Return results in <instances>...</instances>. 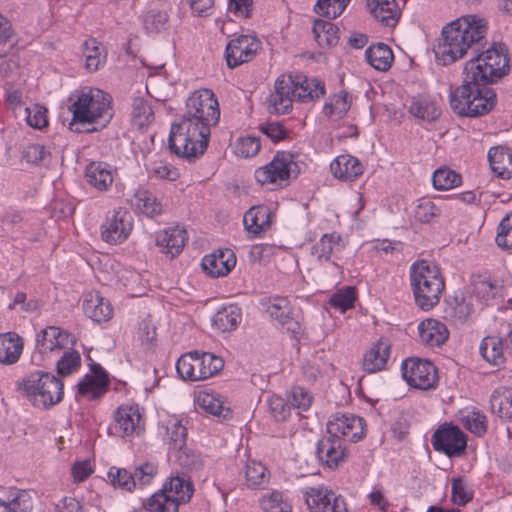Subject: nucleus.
I'll list each match as a JSON object with an SVG mask.
<instances>
[{
  "instance_id": "nucleus-20",
  "label": "nucleus",
  "mask_w": 512,
  "mask_h": 512,
  "mask_svg": "<svg viewBox=\"0 0 512 512\" xmlns=\"http://www.w3.org/2000/svg\"><path fill=\"white\" fill-rule=\"evenodd\" d=\"M127 202L138 216L153 219L163 213L161 200L149 189L138 186L129 195Z\"/></svg>"
},
{
  "instance_id": "nucleus-8",
  "label": "nucleus",
  "mask_w": 512,
  "mask_h": 512,
  "mask_svg": "<svg viewBox=\"0 0 512 512\" xmlns=\"http://www.w3.org/2000/svg\"><path fill=\"white\" fill-rule=\"evenodd\" d=\"M157 434L168 447V454L179 465L190 467L195 456L187 447V429L182 420L176 415H165L159 423Z\"/></svg>"
},
{
  "instance_id": "nucleus-17",
  "label": "nucleus",
  "mask_w": 512,
  "mask_h": 512,
  "mask_svg": "<svg viewBox=\"0 0 512 512\" xmlns=\"http://www.w3.org/2000/svg\"><path fill=\"white\" fill-rule=\"evenodd\" d=\"M327 430L333 437L357 442L365 435V421L354 414H335L328 421Z\"/></svg>"
},
{
  "instance_id": "nucleus-12",
  "label": "nucleus",
  "mask_w": 512,
  "mask_h": 512,
  "mask_svg": "<svg viewBox=\"0 0 512 512\" xmlns=\"http://www.w3.org/2000/svg\"><path fill=\"white\" fill-rule=\"evenodd\" d=\"M401 374L410 387L422 391L435 389L439 381L436 366L430 360L418 357L404 359Z\"/></svg>"
},
{
  "instance_id": "nucleus-56",
  "label": "nucleus",
  "mask_w": 512,
  "mask_h": 512,
  "mask_svg": "<svg viewBox=\"0 0 512 512\" xmlns=\"http://www.w3.org/2000/svg\"><path fill=\"white\" fill-rule=\"evenodd\" d=\"M350 109V101L347 93H338L329 98L325 103L323 112L326 116L338 120L343 118Z\"/></svg>"
},
{
  "instance_id": "nucleus-33",
  "label": "nucleus",
  "mask_w": 512,
  "mask_h": 512,
  "mask_svg": "<svg viewBox=\"0 0 512 512\" xmlns=\"http://www.w3.org/2000/svg\"><path fill=\"white\" fill-rule=\"evenodd\" d=\"M23 339L15 332L0 333V364L17 363L23 352Z\"/></svg>"
},
{
  "instance_id": "nucleus-13",
  "label": "nucleus",
  "mask_w": 512,
  "mask_h": 512,
  "mask_svg": "<svg viewBox=\"0 0 512 512\" xmlns=\"http://www.w3.org/2000/svg\"><path fill=\"white\" fill-rule=\"evenodd\" d=\"M133 226L131 213L122 208L116 209L101 224V238L110 245H119L128 239Z\"/></svg>"
},
{
  "instance_id": "nucleus-15",
  "label": "nucleus",
  "mask_w": 512,
  "mask_h": 512,
  "mask_svg": "<svg viewBox=\"0 0 512 512\" xmlns=\"http://www.w3.org/2000/svg\"><path fill=\"white\" fill-rule=\"evenodd\" d=\"M261 41L254 35L242 34L232 38L226 45L227 65L235 68L251 61L261 49Z\"/></svg>"
},
{
  "instance_id": "nucleus-43",
  "label": "nucleus",
  "mask_w": 512,
  "mask_h": 512,
  "mask_svg": "<svg viewBox=\"0 0 512 512\" xmlns=\"http://www.w3.org/2000/svg\"><path fill=\"white\" fill-rule=\"evenodd\" d=\"M365 57L370 66L382 72L388 71L394 61L393 52L385 43L369 46L365 51Z\"/></svg>"
},
{
  "instance_id": "nucleus-2",
  "label": "nucleus",
  "mask_w": 512,
  "mask_h": 512,
  "mask_svg": "<svg viewBox=\"0 0 512 512\" xmlns=\"http://www.w3.org/2000/svg\"><path fill=\"white\" fill-rule=\"evenodd\" d=\"M487 31V21L474 14L447 23L434 48L436 61L446 66L463 59L470 50H477L486 43Z\"/></svg>"
},
{
  "instance_id": "nucleus-10",
  "label": "nucleus",
  "mask_w": 512,
  "mask_h": 512,
  "mask_svg": "<svg viewBox=\"0 0 512 512\" xmlns=\"http://www.w3.org/2000/svg\"><path fill=\"white\" fill-rule=\"evenodd\" d=\"M145 424V409L135 402H126L113 412L107 434L131 441L144 433Z\"/></svg>"
},
{
  "instance_id": "nucleus-28",
  "label": "nucleus",
  "mask_w": 512,
  "mask_h": 512,
  "mask_svg": "<svg viewBox=\"0 0 512 512\" xmlns=\"http://www.w3.org/2000/svg\"><path fill=\"white\" fill-rule=\"evenodd\" d=\"M418 334L421 342L429 347H439L449 337L446 325L434 318H427L421 321L418 324Z\"/></svg>"
},
{
  "instance_id": "nucleus-58",
  "label": "nucleus",
  "mask_w": 512,
  "mask_h": 512,
  "mask_svg": "<svg viewBox=\"0 0 512 512\" xmlns=\"http://www.w3.org/2000/svg\"><path fill=\"white\" fill-rule=\"evenodd\" d=\"M133 480L135 489L151 485L158 474V465L154 462L146 461L135 467Z\"/></svg>"
},
{
  "instance_id": "nucleus-34",
  "label": "nucleus",
  "mask_w": 512,
  "mask_h": 512,
  "mask_svg": "<svg viewBox=\"0 0 512 512\" xmlns=\"http://www.w3.org/2000/svg\"><path fill=\"white\" fill-rule=\"evenodd\" d=\"M161 489L166 492L179 506L190 501L194 487L192 482L185 476H170Z\"/></svg>"
},
{
  "instance_id": "nucleus-54",
  "label": "nucleus",
  "mask_w": 512,
  "mask_h": 512,
  "mask_svg": "<svg viewBox=\"0 0 512 512\" xmlns=\"http://www.w3.org/2000/svg\"><path fill=\"white\" fill-rule=\"evenodd\" d=\"M259 505L264 512H292V505L278 490L262 495L259 498Z\"/></svg>"
},
{
  "instance_id": "nucleus-47",
  "label": "nucleus",
  "mask_w": 512,
  "mask_h": 512,
  "mask_svg": "<svg viewBox=\"0 0 512 512\" xmlns=\"http://www.w3.org/2000/svg\"><path fill=\"white\" fill-rule=\"evenodd\" d=\"M241 321V309L233 305L218 310L212 320L215 329L221 332H229L235 330Z\"/></svg>"
},
{
  "instance_id": "nucleus-53",
  "label": "nucleus",
  "mask_w": 512,
  "mask_h": 512,
  "mask_svg": "<svg viewBox=\"0 0 512 512\" xmlns=\"http://www.w3.org/2000/svg\"><path fill=\"white\" fill-rule=\"evenodd\" d=\"M70 346L68 349L62 352V355L56 362V371L60 377H66L72 375L81 367V355L80 353Z\"/></svg>"
},
{
  "instance_id": "nucleus-45",
  "label": "nucleus",
  "mask_w": 512,
  "mask_h": 512,
  "mask_svg": "<svg viewBox=\"0 0 512 512\" xmlns=\"http://www.w3.org/2000/svg\"><path fill=\"white\" fill-rule=\"evenodd\" d=\"M85 68L89 72L97 71L106 61L104 47L94 38L87 39L82 45Z\"/></svg>"
},
{
  "instance_id": "nucleus-7",
  "label": "nucleus",
  "mask_w": 512,
  "mask_h": 512,
  "mask_svg": "<svg viewBox=\"0 0 512 512\" xmlns=\"http://www.w3.org/2000/svg\"><path fill=\"white\" fill-rule=\"evenodd\" d=\"M19 390L37 408L49 409L62 401L64 384L55 375L34 371L19 384Z\"/></svg>"
},
{
  "instance_id": "nucleus-21",
  "label": "nucleus",
  "mask_w": 512,
  "mask_h": 512,
  "mask_svg": "<svg viewBox=\"0 0 512 512\" xmlns=\"http://www.w3.org/2000/svg\"><path fill=\"white\" fill-rule=\"evenodd\" d=\"M91 373L84 375L77 384V393L89 400L102 396L108 388L109 379L100 364L90 366Z\"/></svg>"
},
{
  "instance_id": "nucleus-16",
  "label": "nucleus",
  "mask_w": 512,
  "mask_h": 512,
  "mask_svg": "<svg viewBox=\"0 0 512 512\" xmlns=\"http://www.w3.org/2000/svg\"><path fill=\"white\" fill-rule=\"evenodd\" d=\"M264 311L269 316L275 319L279 324L291 325L288 326V331H291L294 336L301 333L302 329L300 324L295 320L296 310L287 297L283 296H270L265 297L260 302Z\"/></svg>"
},
{
  "instance_id": "nucleus-24",
  "label": "nucleus",
  "mask_w": 512,
  "mask_h": 512,
  "mask_svg": "<svg viewBox=\"0 0 512 512\" xmlns=\"http://www.w3.org/2000/svg\"><path fill=\"white\" fill-rule=\"evenodd\" d=\"M201 265L210 277H223L235 267L236 256L231 249L217 250L204 256Z\"/></svg>"
},
{
  "instance_id": "nucleus-50",
  "label": "nucleus",
  "mask_w": 512,
  "mask_h": 512,
  "mask_svg": "<svg viewBox=\"0 0 512 512\" xmlns=\"http://www.w3.org/2000/svg\"><path fill=\"white\" fill-rule=\"evenodd\" d=\"M462 184V176L447 166L437 168L432 174V185L435 190L448 191Z\"/></svg>"
},
{
  "instance_id": "nucleus-60",
  "label": "nucleus",
  "mask_w": 512,
  "mask_h": 512,
  "mask_svg": "<svg viewBox=\"0 0 512 512\" xmlns=\"http://www.w3.org/2000/svg\"><path fill=\"white\" fill-rule=\"evenodd\" d=\"M356 300V292L354 287H344L335 292L329 299V304L334 309L345 313L347 310L353 308Z\"/></svg>"
},
{
  "instance_id": "nucleus-18",
  "label": "nucleus",
  "mask_w": 512,
  "mask_h": 512,
  "mask_svg": "<svg viewBox=\"0 0 512 512\" xmlns=\"http://www.w3.org/2000/svg\"><path fill=\"white\" fill-rule=\"evenodd\" d=\"M432 445L449 457L459 455L466 448V436L458 426L444 424L434 432Z\"/></svg>"
},
{
  "instance_id": "nucleus-46",
  "label": "nucleus",
  "mask_w": 512,
  "mask_h": 512,
  "mask_svg": "<svg viewBox=\"0 0 512 512\" xmlns=\"http://www.w3.org/2000/svg\"><path fill=\"white\" fill-rule=\"evenodd\" d=\"M244 477L247 487L264 489L269 484L270 472L264 464L253 460L245 465Z\"/></svg>"
},
{
  "instance_id": "nucleus-14",
  "label": "nucleus",
  "mask_w": 512,
  "mask_h": 512,
  "mask_svg": "<svg viewBox=\"0 0 512 512\" xmlns=\"http://www.w3.org/2000/svg\"><path fill=\"white\" fill-rule=\"evenodd\" d=\"M75 341V337L68 331L57 326H47L36 334V349L44 356H56L73 346Z\"/></svg>"
},
{
  "instance_id": "nucleus-61",
  "label": "nucleus",
  "mask_w": 512,
  "mask_h": 512,
  "mask_svg": "<svg viewBox=\"0 0 512 512\" xmlns=\"http://www.w3.org/2000/svg\"><path fill=\"white\" fill-rule=\"evenodd\" d=\"M107 476L114 487L128 492L135 490L133 473L129 472L125 468L113 466L109 469Z\"/></svg>"
},
{
  "instance_id": "nucleus-52",
  "label": "nucleus",
  "mask_w": 512,
  "mask_h": 512,
  "mask_svg": "<svg viewBox=\"0 0 512 512\" xmlns=\"http://www.w3.org/2000/svg\"><path fill=\"white\" fill-rule=\"evenodd\" d=\"M30 496L22 490L11 491L5 498H0V512H30Z\"/></svg>"
},
{
  "instance_id": "nucleus-19",
  "label": "nucleus",
  "mask_w": 512,
  "mask_h": 512,
  "mask_svg": "<svg viewBox=\"0 0 512 512\" xmlns=\"http://www.w3.org/2000/svg\"><path fill=\"white\" fill-rule=\"evenodd\" d=\"M347 246V239L337 232L325 233L312 246L311 254L320 264L332 263L337 266L335 259Z\"/></svg>"
},
{
  "instance_id": "nucleus-48",
  "label": "nucleus",
  "mask_w": 512,
  "mask_h": 512,
  "mask_svg": "<svg viewBox=\"0 0 512 512\" xmlns=\"http://www.w3.org/2000/svg\"><path fill=\"white\" fill-rule=\"evenodd\" d=\"M313 34L316 42L321 48H331L339 41L338 27L326 20H316L313 24Z\"/></svg>"
},
{
  "instance_id": "nucleus-30",
  "label": "nucleus",
  "mask_w": 512,
  "mask_h": 512,
  "mask_svg": "<svg viewBox=\"0 0 512 512\" xmlns=\"http://www.w3.org/2000/svg\"><path fill=\"white\" fill-rule=\"evenodd\" d=\"M474 83L465 76L463 84L450 94V106L460 116L469 117V114L473 111Z\"/></svg>"
},
{
  "instance_id": "nucleus-38",
  "label": "nucleus",
  "mask_w": 512,
  "mask_h": 512,
  "mask_svg": "<svg viewBox=\"0 0 512 512\" xmlns=\"http://www.w3.org/2000/svg\"><path fill=\"white\" fill-rule=\"evenodd\" d=\"M460 424L475 436L485 435L488 428L487 417L476 407H466L461 409L458 414Z\"/></svg>"
},
{
  "instance_id": "nucleus-11",
  "label": "nucleus",
  "mask_w": 512,
  "mask_h": 512,
  "mask_svg": "<svg viewBox=\"0 0 512 512\" xmlns=\"http://www.w3.org/2000/svg\"><path fill=\"white\" fill-rule=\"evenodd\" d=\"M224 367V361L212 353L191 351L177 360L176 371L182 379L201 381L213 377Z\"/></svg>"
},
{
  "instance_id": "nucleus-5",
  "label": "nucleus",
  "mask_w": 512,
  "mask_h": 512,
  "mask_svg": "<svg viewBox=\"0 0 512 512\" xmlns=\"http://www.w3.org/2000/svg\"><path fill=\"white\" fill-rule=\"evenodd\" d=\"M409 280L417 307L430 311L438 305L445 290V280L435 263L427 260L414 262L409 269Z\"/></svg>"
},
{
  "instance_id": "nucleus-40",
  "label": "nucleus",
  "mask_w": 512,
  "mask_h": 512,
  "mask_svg": "<svg viewBox=\"0 0 512 512\" xmlns=\"http://www.w3.org/2000/svg\"><path fill=\"white\" fill-rule=\"evenodd\" d=\"M409 112L415 118L429 122L434 121L441 114L437 101L428 95L413 97L409 106Z\"/></svg>"
},
{
  "instance_id": "nucleus-1",
  "label": "nucleus",
  "mask_w": 512,
  "mask_h": 512,
  "mask_svg": "<svg viewBox=\"0 0 512 512\" xmlns=\"http://www.w3.org/2000/svg\"><path fill=\"white\" fill-rule=\"evenodd\" d=\"M220 119L218 100L210 89L190 94L179 123L172 125L168 138L171 150L180 157L194 160L207 149L211 128Z\"/></svg>"
},
{
  "instance_id": "nucleus-26",
  "label": "nucleus",
  "mask_w": 512,
  "mask_h": 512,
  "mask_svg": "<svg viewBox=\"0 0 512 512\" xmlns=\"http://www.w3.org/2000/svg\"><path fill=\"white\" fill-rule=\"evenodd\" d=\"M371 16L385 27H395L402 15L396 0H366Z\"/></svg>"
},
{
  "instance_id": "nucleus-63",
  "label": "nucleus",
  "mask_w": 512,
  "mask_h": 512,
  "mask_svg": "<svg viewBox=\"0 0 512 512\" xmlns=\"http://www.w3.org/2000/svg\"><path fill=\"white\" fill-rule=\"evenodd\" d=\"M495 242L502 250L512 251V212L499 223Z\"/></svg>"
},
{
  "instance_id": "nucleus-57",
  "label": "nucleus",
  "mask_w": 512,
  "mask_h": 512,
  "mask_svg": "<svg viewBox=\"0 0 512 512\" xmlns=\"http://www.w3.org/2000/svg\"><path fill=\"white\" fill-rule=\"evenodd\" d=\"M474 491L471 485L462 477L452 478L451 480V501L464 506L473 499Z\"/></svg>"
},
{
  "instance_id": "nucleus-41",
  "label": "nucleus",
  "mask_w": 512,
  "mask_h": 512,
  "mask_svg": "<svg viewBox=\"0 0 512 512\" xmlns=\"http://www.w3.org/2000/svg\"><path fill=\"white\" fill-rule=\"evenodd\" d=\"M488 84L474 83V96L472 100V113L469 117H477L487 114L492 110L496 103L495 92L487 86Z\"/></svg>"
},
{
  "instance_id": "nucleus-25",
  "label": "nucleus",
  "mask_w": 512,
  "mask_h": 512,
  "mask_svg": "<svg viewBox=\"0 0 512 512\" xmlns=\"http://www.w3.org/2000/svg\"><path fill=\"white\" fill-rule=\"evenodd\" d=\"M391 341L379 338L363 355L362 368L367 373H376L386 368L391 354Z\"/></svg>"
},
{
  "instance_id": "nucleus-32",
  "label": "nucleus",
  "mask_w": 512,
  "mask_h": 512,
  "mask_svg": "<svg viewBox=\"0 0 512 512\" xmlns=\"http://www.w3.org/2000/svg\"><path fill=\"white\" fill-rule=\"evenodd\" d=\"M198 406L214 416L227 419L231 415V410L227 399L215 391H200L197 396Z\"/></svg>"
},
{
  "instance_id": "nucleus-39",
  "label": "nucleus",
  "mask_w": 512,
  "mask_h": 512,
  "mask_svg": "<svg viewBox=\"0 0 512 512\" xmlns=\"http://www.w3.org/2000/svg\"><path fill=\"white\" fill-rule=\"evenodd\" d=\"M492 171L503 179L512 176V150L506 147H493L488 151Z\"/></svg>"
},
{
  "instance_id": "nucleus-6",
  "label": "nucleus",
  "mask_w": 512,
  "mask_h": 512,
  "mask_svg": "<svg viewBox=\"0 0 512 512\" xmlns=\"http://www.w3.org/2000/svg\"><path fill=\"white\" fill-rule=\"evenodd\" d=\"M510 70L509 58L506 49L502 46H492L464 65L467 79L480 84H492L507 75Z\"/></svg>"
},
{
  "instance_id": "nucleus-3",
  "label": "nucleus",
  "mask_w": 512,
  "mask_h": 512,
  "mask_svg": "<svg viewBox=\"0 0 512 512\" xmlns=\"http://www.w3.org/2000/svg\"><path fill=\"white\" fill-rule=\"evenodd\" d=\"M66 106L71 114L69 129L76 133L99 131L113 118L112 97L96 87L74 89L67 97Z\"/></svg>"
},
{
  "instance_id": "nucleus-42",
  "label": "nucleus",
  "mask_w": 512,
  "mask_h": 512,
  "mask_svg": "<svg viewBox=\"0 0 512 512\" xmlns=\"http://www.w3.org/2000/svg\"><path fill=\"white\" fill-rule=\"evenodd\" d=\"M490 406L501 420L512 423V389L499 387L490 397Z\"/></svg>"
},
{
  "instance_id": "nucleus-29",
  "label": "nucleus",
  "mask_w": 512,
  "mask_h": 512,
  "mask_svg": "<svg viewBox=\"0 0 512 512\" xmlns=\"http://www.w3.org/2000/svg\"><path fill=\"white\" fill-rule=\"evenodd\" d=\"M186 242V230L178 226L164 229L156 234V245L161 252L175 257L178 255Z\"/></svg>"
},
{
  "instance_id": "nucleus-62",
  "label": "nucleus",
  "mask_w": 512,
  "mask_h": 512,
  "mask_svg": "<svg viewBox=\"0 0 512 512\" xmlns=\"http://www.w3.org/2000/svg\"><path fill=\"white\" fill-rule=\"evenodd\" d=\"M441 214V209L429 199H419L414 208V217L421 223H429Z\"/></svg>"
},
{
  "instance_id": "nucleus-64",
  "label": "nucleus",
  "mask_w": 512,
  "mask_h": 512,
  "mask_svg": "<svg viewBox=\"0 0 512 512\" xmlns=\"http://www.w3.org/2000/svg\"><path fill=\"white\" fill-rule=\"evenodd\" d=\"M26 123L34 128L41 130L48 125V110L45 106L34 104L25 108Z\"/></svg>"
},
{
  "instance_id": "nucleus-59",
  "label": "nucleus",
  "mask_w": 512,
  "mask_h": 512,
  "mask_svg": "<svg viewBox=\"0 0 512 512\" xmlns=\"http://www.w3.org/2000/svg\"><path fill=\"white\" fill-rule=\"evenodd\" d=\"M261 149L260 138L256 136L239 137L233 146L236 156L241 158H251L259 153Z\"/></svg>"
},
{
  "instance_id": "nucleus-49",
  "label": "nucleus",
  "mask_w": 512,
  "mask_h": 512,
  "mask_svg": "<svg viewBox=\"0 0 512 512\" xmlns=\"http://www.w3.org/2000/svg\"><path fill=\"white\" fill-rule=\"evenodd\" d=\"M154 119V111L150 103L141 97L135 98L131 112L132 125L139 129H144L149 127Z\"/></svg>"
},
{
  "instance_id": "nucleus-27",
  "label": "nucleus",
  "mask_w": 512,
  "mask_h": 512,
  "mask_svg": "<svg viewBox=\"0 0 512 512\" xmlns=\"http://www.w3.org/2000/svg\"><path fill=\"white\" fill-rule=\"evenodd\" d=\"M318 458L329 468H337L345 458V446L341 439L329 436L317 444Z\"/></svg>"
},
{
  "instance_id": "nucleus-4",
  "label": "nucleus",
  "mask_w": 512,
  "mask_h": 512,
  "mask_svg": "<svg viewBox=\"0 0 512 512\" xmlns=\"http://www.w3.org/2000/svg\"><path fill=\"white\" fill-rule=\"evenodd\" d=\"M324 93L323 84L316 78H308L304 75H281L275 81L270 102L277 113L285 114L290 111L295 100L306 102L318 99Z\"/></svg>"
},
{
  "instance_id": "nucleus-37",
  "label": "nucleus",
  "mask_w": 512,
  "mask_h": 512,
  "mask_svg": "<svg viewBox=\"0 0 512 512\" xmlns=\"http://www.w3.org/2000/svg\"><path fill=\"white\" fill-rule=\"evenodd\" d=\"M302 495L309 512H322L331 505L336 493L325 485H318L304 488Z\"/></svg>"
},
{
  "instance_id": "nucleus-31",
  "label": "nucleus",
  "mask_w": 512,
  "mask_h": 512,
  "mask_svg": "<svg viewBox=\"0 0 512 512\" xmlns=\"http://www.w3.org/2000/svg\"><path fill=\"white\" fill-rule=\"evenodd\" d=\"M83 311L92 321L101 323L112 318L113 308L99 293H89L83 302Z\"/></svg>"
},
{
  "instance_id": "nucleus-51",
  "label": "nucleus",
  "mask_w": 512,
  "mask_h": 512,
  "mask_svg": "<svg viewBox=\"0 0 512 512\" xmlns=\"http://www.w3.org/2000/svg\"><path fill=\"white\" fill-rule=\"evenodd\" d=\"M146 512H178L179 505L161 488L143 502Z\"/></svg>"
},
{
  "instance_id": "nucleus-55",
  "label": "nucleus",
  "mask_w": 512,
  "mask_h": 512,
  "mask_svg": "<svg viewBox=\"0 0 512 512\" xmlns=\"http://www.w3.org/2000/svg\"><path fill=\"white\" fill-rule=\"evenodd\" d=\"M148 176L152 179L176 181L180 177L179 170L163 159H155L147 165Z\"/></svg>"
},
{
  "instance_id": "nucleus-22",
  "label": "nucleus",
  "mask_w": 512,
  "mask_h": 512,
  "mask_svg": "<svg viewBox=\"0 0 512 512\" xmlns=\"http://www.w3.org/2000/svg\"><path fill=\"white\" fill-rule=\"evenodd\" d=\"M248 238H262L271 227V211L268 206L257 205L249 208L243 217Z\"/></svg>"
},
{
  "instance_id": "nucleus-9",
  "label": "nucleus",
  "mask_w": 512,
  "mask_h": 512,
  "mask_svg": "<svg viewBox=\"0 0 512 512\" xmlns=\"http://www.w3.org/2000/svg\"><path fill=\"white\" fill-rule=\"evenodd\" d=\"M298 172L294 155L287 151H278L269 163L255 170L254 177L260 185L278 189L288 186L291 177H296Z\"/></svg>"
},
{
  "instance_id": "nucleus-23",
  "label": "nucleus",
  "mask_w": 512,
  "mask_h": 512,
  "mask_svg": "<svg viewBox=\"0 0 512 512\" xmlns=\"http://www.w3.org/2000/svg\"><path fill=\"white\" fill-rule=\"evenodd\" d=\"M363 163L351 154H341L330 163V172L341 182L351 183L364 173Z\"/></svg>"
},
{
  "instance_id": "nucleus-35",
  "label": "nucleus",
  "mask_w": 512,
  "mask_h": 512,
  "mask_svg": "<svg viewBox=\"0 0 512 512\" xmlns=\"http://www.w3.org/2000/svg\"><path fill=\"white\" fill-rule=\"evenodd\" d=\"M114 169L104 162H92L86 168L88 183L99 191H107L114 180Z\"/></svg>"
},
{
  "instance_id": "nucleus-36",
  "label": "nucleus",
  "mask_w": 512,
  "mask_h": 512,
  "mask_svg": "<svg viewBox=\"0 0 512 512\" xmlns=\"http://www.w3.org/2000/svg\"><path fill=\"white\" fill-rule=\"evenodd\" d=\"M302 495L309 512H322L331 505L336 493L325 485H318L304 488Z\"/></svg>"
},
{
  "instance_id": "nucleus-44",
  "label": "nucleus",
  "mask_w": 512,
  "mask_h": 512,
  "mask_svg": "<svg viewBox=\"0 0 512 512\" xmlns=\"http://www.w3.org/2000/svg\"><path fill=\"white\" fill-rule=\"evenodd\" d=\"M479 352L489 364L500 366L505 362L503 339L498 335H489L483 338Z\"/></svg>"
}]
</instances>
